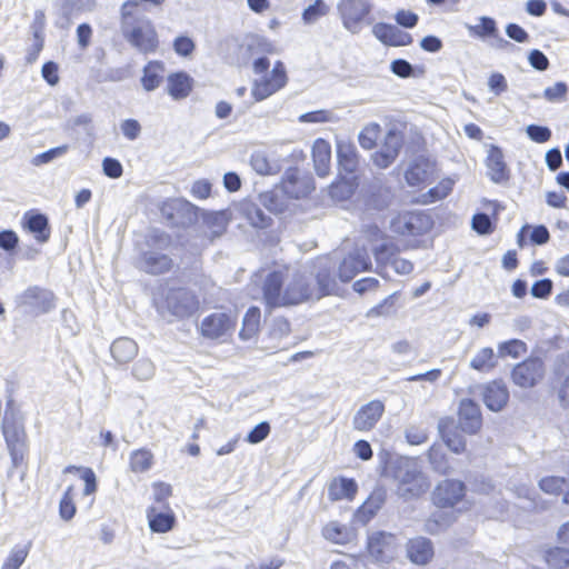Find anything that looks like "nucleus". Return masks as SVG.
Listing matches in <instances>:
<instances>
[{
    "mask_svg": "<svg viewBox=\"0 0 569 569\" xmlns=\"http://www.w3.org/2000/svg\"><path fill=\"white\" fill-rule=\"evenodd\" d=\"M387 476L397 483L396 493L403 501L420 498L430 487L428 477L412 458L399 457L390 461Z\"/></svg>",
    "mask_w": 569,
    "mask_h": 569,
    "instance_id": "1",
    "label": "nucleus"
},
{
    "mask_svg": "<svg viewBox=\"0 0 569 569\" xmlns=\"http://www.w3.org/2000/svg\"><path fill=\"white\" fill-rule=\"evenodd\" d=\"M7 393L1 430L11 458L12 469H16L23 462L27 451V435L24 418L20 409L16 406L12 390L7 388Z\"/></svg>",
    "mask_w": 569,
    "mask_h": 569,
    "instance_id": "2",
    "label": "nucleus"
},
{
    "mask_svg": "<svg viewBox=\"0 0 569 569\" xmlns=\"http://www.w3.org/2000/svg\"><path fill=\"white\" fill-rule=\"evenodd\" d=\"M200 307L198 296L189 288L171 287L163 290L162 298L157 305L159 313L167 312L174 319L182 320L192 317Z\"/></svg>",
    "mask_w": 569,
    "mask_h": 569,
    "instance_id": "3",
    "label": "nucleus"
},
{
    "mask_svg": "<svg viewBox=\"0 0 569 569\" xmlns=\"http://www.w3.org/2000/svg\"><path fill=\"white\" fill-rule=\"evenodd\" d=\"M433 227L432 217L422 210L402 211L390 220L391 232L403 237L422 236Z\"/></svg>",
    "mask_w": 569,
    "mask_h": 569,
    "instance_id": "4",
    "label": "nucleus"
},
{
    "mask_svg": "<svg viewBox=\"0 0 569 569\" xmlns=\"http://www.w3.org/2000/svg\"><path fill=\"white\" fill-rule=\"evenodd\" d=\"M342 26L352 34L359 33L363 24H369L368 19L372 3L369 0H340L337 4Z\"/></svg>",
    "mask_w": 569,
    "mask_h": 569,
    "instance_id": "5",
    "label": "nucleus"
},
{
    "mask_svg": "<svg viewBox=\"0 0 569 569\" xmlns=\"http://www.w3.org/2000/svg\"><path fill=\"white\" fill-rule=\"evenodd\" d=\"M160 212L169 227L188 228L198 220V207L183 198L167 199Z\"/></svg>",
    "mask_w": 569,
    "mask_h": 569,
    "instance_id": "6",
    "label": "nucleus"
},
{
    "mask_svg": "<svg viewBox=\"0 0 569 569\" xmlns=\"http://www.w3.org/2000/svg\"><path fill=\"white\" fill-rule=\"evenodd\" d=\"M16 303L34 315H46L56 308L54 293L39 286H30L16 297Z\"/></svg>",
    "mask_w": 569,
    "mask_h": 569,
    "instance_id": "7",
    "label": "nucleus"
},
{
    "mask_svg": "<svg viewBox=\"0 0 569 569\" xmlns=\"http://www.w3.org/2000/svg\"><path fill=\"white\" fill-rule=\"evenodd\" d=\"M545 376V363L539 357H529L517 363L511 371L512 382L522 388L536 387Z\"/></svg>",
    "mask_w": 569,
    "mask_h": 569,
    "instance_id": "8",
    "label": "nucleus"
},
{
    "mask_svg": "<svg viewBox=\"0 0 569 569\" xmlns=\"http://www.w3.org/2000/svg\"><path fill=\"white\" fill-rule=\"evenodd\" d=\"M236 321L231 312H212L202 319L200 335L210 340L223 339L232 333Z\"/></svg>",
    "mask_w": 569,
    "mask_h": 569,
    "instance_id": "9",
    "label": "nucleus"
},
{
    "mask_svg": "<svg viewBox=\"0 0 569 569\" xmlns=\"http://www.w3.org/2000/svg\"><path fill=\"white\" fill-rule=\"evenodd\" d=\"M310 299H315L313 277L295 272L284 287L286 307L298 306Z\"/></svg>",
    "mask_w": 569,
    "mask_h": 569,
    "instance_id": "10",
    "label": "nucleus"
},
{
    "mask_svg": "<svg viewBox=\"0 0 569 569\" xmlns=\"http://www.w3.org/2000/svg\"><path fill=\"white\" fill-rule=\"evenodd\" d=\"M405 144V137L401 131L391 128L387 131L379 150L371 154V160L379 169H387L400 154Z\"/></svg>",
    "mask_w": 569,
    "mask_h": 569,
    "instance_id": "11",
    "label": "nucleus"
},
{
    "mask_svg": "<svg viewBox=\"0 0 569 569\" xmlns=\"http://www.w3.org/2000/svg\"><path fill=\"white\" fill-rule=\"evenodd\" d=\"M466 492L467 487L463 481L445 479L436 486L432 492V501L439 508H451L466 497Z\"/></svg>",
    "mask_w": 569,
    "mask_h": 569,
    "instance_id": "12",
    "label": "nucleus"
},
{
    "mask_svg": "<svg viewBox=\"0 0 569 569\" xmlns=\"http://www.w3.org/2000/svg\"><path fill=\"white\" fill-rule=\"evenodd\" d=\"M458 427L467 435H476L482 427L480 406L471 398H463L458 407Z\"/></svg>",
    "mask_w": 569,
    "mask_h": 569,
    "instance_id": "13",
    "label": "nucleus"
},
{
    "mask_svg": "<svg viewBox=\"0 0 569 569\" xmlns=\"http://www.w3.org/2000/svg\"><path fill=\"white\" fill-rule=\"evenodd\" d=\"M371 269V259L365 249L349 252L338 267V277L342 282L351 281L359 272Z\"/></svg>",
    "mask_w": 569,
    "mask_h": 569,
    "instance_id": "14",
    "label": "nucleus"
},
{
    "mask_svg": "<svg viewBox=\"0 0 569 569\" xmlns=\"http://www.w3.org/2000/svg\"><path fill=\"white\" fill-rule=\"evenodd\" d=\"M385 410V403L378 399L362 405L352 417V428L361 432L372 430L382 418Z\"/></svg>",
    "mask_w": 569,
    "mask_h": 569,
    "instance_id": "15",
    "label": "nucleus"
},
{
    "mask_svg": "<svg viewBox=\"0 0 569 569\" xmlns=\"http://www.w3.org/2000/svg\"><path fill=\"white\" fill-rule=\"evenodd\" d=\"M124 39L141 53L156 52L159 40L154 28L150 24L137 26L130 30H123Z\"/></svg>",
    "mask_w": 569,
    "mask_h": 569,
    "instance_id": "16",
    "label": "nucleus"
},
{
    "mask_svg": "<svg viewBox=\"0 0 569 569\" xmlns=\"http://www.w3.org/2000/svg\"><path fill=\"white\" fill-rule=\"evenodd\" d=\"M338 177L341 181H356L359 166L356 147L347 142L337 143Z\"/></svg>",
    "mask_w": 569,
    "mask_h": 569,
    "instance_id": "17",
    "label": "nucleus"
},
{
    "mask_svg": "<svg viewBox=\"0 0 569 569\" xmlns=\"http://www.w3.org/2000/svg\"><path fill=\"white\" fill-rule=\"evenodd\" d=\"M262 298L269 311L286 307L282 272L271 271L267 274L262 284Z\"/></svg>",
    "mask_w": 569,
    "mask_h": 569,
    "instance_id": "18",
    "label": "nucleus"
},
{
    "mask_svg": "<svg viewBox=\"0 0 569 569\" xmlns=\"http://www.w3.org/2000/svg\"><path fill=\"white\" fill-rule=\"evenodd\" d=\"M137 266L146 273L159 276L172 269L173 260L163 252L148 249L139 253Z\"/></svg>",
    "mask_w": 569,
    "mask_h": 569,
    "instance_id": "19",
    "label": "nucleus"
},
{
    "mask_svg": "<svg viewBox=\"0 0 569 569\" xmlns=\"http://www.w3.org/2000/svg\"><path fill=\"white\" fill-rule=\"evenodd\" d=\"M22 228L31 233L39 243H46L50 239L51 227L47 214L37 209L24 212L21 220Z\"/></svg>",
    "mask_w": 569,
    "mask_h": 569,
    "instance_id": "20",
    "label": "nucleus"
},
{
    "mask_svg": "<svg viewBox=\"0 0 569 569\" xmlns=\"http://www.w3.org/2000/svg\"><path fill=\"white\" fill-rule=\"evenodd\" d=\"M372 34L385 46L405 47L410 46L413 38L410 33L402 31L397 26L386 22H377L372 27Z\"/></svg>",
    "mask_w": 569,
    "mask_h": 569,
    "instance_id": "21",
    "label": "nucleus"
},
{
    "mask_svg": "<svg viewBox=\"0 0 569 569\" xmlns=\"http://www.w3.org/2000/svg\"><path fill=\"white\" fill-rule=\"evenodd\" d=\"M482 401L492 412H500L509 401V390L502 380H493L482 386Z\"/></svg>",
    "mask_w": 569,
    "mask_h": 569,
    "instance_id": "22",
    "label": "nucleus"
},
{
    "mask_svg": "<svg viewBox=\"0 0 569 569\" xmlns=\"http://www.w3.org/2000/svg\"><path fill=\"white\" fill-rule=\"evenodd\" d=\"M387 499V489L376 487L363 503L355 511V521L361 525L368 523L381 509Z\"/></svg>",
    "mask_w": 569,
    "mask_h": 569,
    "instance_id": "23",
    "label": "nucleus"
},
{
    "mask_svg": "<svg viewBox=\"0 0 569 569\" xmlns=\"http://www.w3.org/2000/svg\"><path fill=\"white\" fill-rule=\"evenodd\" d=\"M438 431L442 441L450 451L459 455L466 450V439L459 432V427L456 425L452 417L440 418L438 421Z\"/></svg>",
    "mask_w": 569,
    "mask_h": 569,
    "instance_id": "24",
    "label": "nucleus"
},
{
    "mask_svg": "<svg viewBox=\"0 0 569 569\" xmlns=\"http://www.w3.org/2000/svg\"><path fill=\"white\" fill-rule=\"evenodd\" d=\"M486 166L490 179L496 183L509 180V169L505 162L502 149L496 144H491L488 149Z\"/></svg>",
    "mask_w": 569,
    "mask_h": 569,
    "instance_id": "25",
    "label": "nucleus"
},
{
    "mask_svg": "<svg viewBox=\"0 0 569 569\" xmlns=\"http://www.w3.org/2000/svg\"><path fill=\"white\" fill-rule=\"evenodd\" d=\"M194 86L193 78L186 71H176L167 77V93L176 101L186 99Z\"/></svg>",
    "mask_w": 569,
    "mask_h": 569,
    "instance_id": "26",
    "label": "nucleus"
},
{
    "mask_svg": "<svg viewBox=\"0 0 569 569\" xmlns=\"http://www.w3.org/2000/svg\"><path fill=\"white\" fill-rule=\"evenodd\" d=\"M406 549L410 561L420 566L430 562L435 553L432 541L426 537L409 539Z\"/></svg>",
    "mask_w": 569,
    "mask_h": 569,
    "instance_id": "27",
    "label": "nucleus"
},
{
    "mask_svg": "<svg viewBox=\"0 0 569 569\" xmlns=\"http://www.w3.org/2000/svg\"><path fill=\"white\" fill-rule=\"evenodd\" d=\"M395 535L386 531H376L368 537L367 549L377 560H385L395 546Z\"/></svg>",
    "mask_w": 569,
    "mask_h": 569,
    "instance_id": "28",
    "label": "nucleus"
},
{
    "mask_svg": "<svg viewBox=\"0 0 569 569\" xmlns=\"http://www.w3.org/2000/svg\"><path fill=\"white\" fill-rule=\"evenodd\" d=\"M81 10V0H57L54 3V26L59 29L68 30L72 24V19L78 16Z\"/></svg>",
    "mask_w": 569,
    "mask_h": 569,
    "instance_id": "29",
    "label": "nucleus"
},
{
    "mask_svg": "<svg viewBox=\"0 0 569 569\" xmlns=\"http://www.w3.org/2000/svg\"><path fill=\"white\" fill-rule=\"evenodd\" d=\"M358 492V483L353 478L339 476L328 487V497L331 501L353 500Z\"/></svg>",
    "mask_w": 569,
    "mask_h": 569,
    "instance_id": "30",
    "label": "nucleus"
},
{
    "mask_svg": "<svg viewBox=\"0 0 569 569\" xmlns=\"http://www.w3.org/2000/svg\"><path fill=\"white\" fill-rule=\"evenodd\" d=\"M312 160L316 173L325 178L330 172L331 147L322 138L315 140L312 144Z\"/></svg>",
    "mask_w": 569,
    "mask_h": 569,
    "instance_id": "31",
    "label": "nucleus"
},
{
    "mask_svg": "<svg viewBox=\"0 0 569 569\" xmlns=\"http://www.w3.org/2000/svg\"><path fill=\"white\" fill-rule=\"evenodd\" d=\"M166 67L160 60L149 61L142 69L140 82L147 92L154 91L164 79Z\"/></svg>",
    "mask_w": 569,
    "mask_h": 569,
    "instance_id": "32",
    "label": "nucleus"
},
{
    "mask_svg": "<svg viewBox=\"0 0 569 569\" xmlns=\"http://www.w3.org/2000/svg\"><path fill=\"white\" fill-rule=\"evenodd\" d=\"M147 519L150 530L156 533L169 532L176 525V516L171 510L159 511L154 507L147 509Z\"/></svg>",
    "mask_w": 569,
    "mask_h": 569,
    "instance_id": "33",
    "label": "nucleus"
},
{
    "mask_svg": "<svg viewBox=\"0 0 569 569\" xmlns=\"http://www.w3.org/2000/svg\"><path fill=\"white\" fill-rule=\"evenodd\" d=\"M110 353L118 363H128L137 356L138 345L131 338L120 337L111 343Z\"/></svg>",
    "mask_w": 569,
    "mask_h": 569,
    "instance_id": "34",
    "label": "nucleus"
},
{
    "mask_svg": "<svg viewBox=\"0 0 569 569\" xmlns=\"http://www.w3.org/2000/svg\"><path fill=\"white\" fill-rule=\"evenodd\" d=\"M315 281L317 283V286H315L316 300H320L323 297L332 295L337 289L336 279L328 267H321L318 269L313 278V282Z\"/></svg>",
    "mask_w": 569,
    "mask_h": 569,
    "instance_id": "35",
    "label": "nucleus"
},
{
    "mask_svg": "<svg viewBox=\"0 0 569 569\" xmlns=\"http://www.w3.org/2000/svg\"><path fill=\"white\" fill-rule=\"evenodd\" d=\"M241 212L253 228L266 229L272 223V218L267 214L259 204L254 202L249 201L242 203Z\"/></svg>",
    "mask_w": 569,
    "mask_h": 569,
    "instance_id": "36",
    "label": "nucleus"
},
{
    "mask_svg": "<svg viewBox=\"0 0 569 569\" xmlns=\"http://www.w3.org/2000/svg\"><path fill=\"white\" fill-rule=\"evenodd\" d=\"M260 309L258 307H250L242 319V327L239 331V337L243 341H248L258 332L260 325Z\"/></svg>",
    "mask_w": 569,
    "mask_h": 569,
    "instance_id": "37",
    "label": "nucleus"
},
{
    "mask_svg": "<svg viewBox=\"0 0 569 569\" xmlns=\"http://www.w3.org/2000/svg\"><path fill=\"white\" fill-rule=\"evenodd\" d=\"M466 28L471 37L479 39L497 38L498 27L493 18L482 16L479 18V24H466Z\"/></svg>",
    "mask_w": 569,
    "mask_h": 569,
    "instance_id": "38",
    "label": "nucleus"
},
{
    "mask_svg": "<svg viewBox=\"0 0 569 569\" xmlns=\"http://www.w3.org/2000/svg\"><path fill=\"white\" fill-rule=\"evenodd\" d=\"M470 368L479 372H490L497 366V356L492 348L480 349L470 360Z\"/></svg>",
    "mask_w": 569,
    "mask_h": 569,
    "instance_id": "39",
    "label": "nucleus"
},
{
    "mask_svg": "<svg viewBox=\"0 0 569 569\" xmlns=\"http://www.w3.org/2000/svg\"><path fill=\"white\" fill-rule=\"evenodd\" d=\"M31 545V541H28L26 545H16L10 550L9 556L1 566V569H20L30 552Z\"/></svg>",
    "mask_w": 569,
    "mask_h": 569,
    "instance_id": "40",
    "label": "nucleus"
},
{
    "mask_svg": "<svg viewBox=\"0 0 569 569\" xmlns=\"http://www.w3.org/2000/svg\"><path fill=\"white\" fill-rule=\"evenodd\" d=\"M543 559L550 568L565 569L569 567V549L552 547L545 551Z\"/></svg>",
    "mask_w": 569,
    "mask_h": 569,
    "instance_id": "41",
    "label": "nucleus"
},
{
    "mask_svg": "<svg viewBox=\"0 0 569 569\" xmlns=\"http://www.w3.org/2000/svg\"><path fill=\"white\" fill-rule=\"evenodd\" d=\"M496 221V213L491 217L486 212L479 211L472 216L471 228L480 236H488L493 232Z\"/></svg>",
    "mask_w": 569,
    "mask_h": 569,
    "instance_id": "42",
    "label": "nucleus"
},
{
    "mask_svg": "<svg viewBox=\"0 0 569 569\" xmlns=\"http://www.w3.org/2000/svg\"><path fill=\"white\" fill-rule=\"evenodd\" d=\"M203 220L211 229L212 237L222 236L228 226V217L224 211H211L203 214Z\"/></svg>",
    "mask_w": 569,
    "mask_h": 569,
    "instance_id": "43",
    "label": "nucleus"
},
{
    "mask_svg": "<svg viewBox=\"0 0 569 569\" xmlns=\"http://www.w3.org/2000/svg\"><path fill=\"white\" fill-rule=\"evenodd\" d=\"M453 184V180L449 178L442 179L437 186L430 188L427 193L422 194V202L428 204L445 199L452 191Z\"/></svg>",
    "mask_w": 569,
    "mask_h": 569,
    "instance_id": "44",
    "label": "nucleus"
},
{
    "mask_svg": "<svg viewBox=\"0 0 569 569\" xmlns=\"http://www.w3.org/2000/svg\"><path fill=\"white\" fill-rule=\"evenodd\" d=\"M153 462L152 453L147 449H139L130 455V468L133 472L148 471Z\"/></svg>",
    "mask_w": 569,
    "mask_h": 569,
    "instance_id": "45",
    "label": "nucleus"
},
{
    "mask_svg": "<svg viewBox=\"0 0 569 569\" xmlns=\"http://www.w3.org/2000/svg\"><path fill=\"white\" fill-rule=\"evenodd\" d=\"M527 343L520 339H510L498 345L500 357L519 358L527 352Z\"/></svg>",
    "mask_w": 569,
    "mask_h": 569,
    "instance_id": "46",
    "label": "nucleus"
},
{
    "mask_svg": "<svg viewBox=\"0 0 569 569\" xmlns=\"http://www.w3.org/2000/svg\"><path fill=\"white\" fill-rule=\"evenodd\" d=\"M417 69L419 70V73L423 72L422 67H416L411 64L408 60L402 58L395 59L390 63V71L401 79L417 77Z\"/></svg>",
    "mask_w": 569,
    "mask_h": 569,
    "instance_id": "47",
    "label": "nucleus"
},
{
    "mask_svg": "<svg viewBox=\"0 0 569 569\" xmlns=\"http://www.w3.org/2000/svg\"><path fill=\"white\" fill-rule=\"evenodd\" d=\"M380 131L381 128L377 122L369 123L358 134L359 144L366 150H371L377 143Z\"/></svg>",
    "mask_w": 569,
    "mask_h": 569,
    "instance_id": "48",
    "label": "nucleus"
},
{
    "mask_svg": "<svg viewBox=\"0 0 569 569\" xmlns=\"http://www.w3.org/2000/svg\"><path fill=\"white\" fill-rule=\"evenodd\" d=\"M316 189L315 180L311 176H300L297 183L290 187V193L288 197L293 199H300L309 196Z\"/></svg>",
    "mask_w": 569,
    "mask_h": 569,
    "instance_id": "49",
    "label": "nucleus"
},
{
    "mask_svg": "<svg viewBox=\"0 0 569 569\" xmlns=\"http://www.w3.org/2000/svg\"><path fill=\"white\" fill-rule=\"evenodd\" d=\"M329 11V7L325 0H315L313 3L309 4L302 12V20L307 24H311L326 16Z\"/></svg>",
    "mask_w": 569,
    "mask_h": 569,
    "instance_id": "50",
    "label": "nucleus"
},
{
    "mask_svg": "<svg viewBox=\"0 0 569 569\" xmlns=\"http://www.w3.org/2000/svg\"><path fill=\"white\" fill-rule=\"evenodd\" d=\"M73 488L70 486L63 492L60 502H59V516L62 520L69 521L71 520L77 511L76 505L72 498Z\"/></svg>",
    "mask_w": 569,
    "mask_h": 569,
    "instance_id": "51",
    "label": "nucleus"
},
{
    "mask_svg": "<svg viewBox=\"0 0 569 569\" xmlns=\"http://www.w3.org/2000/svg\"><path fill=\"white\" fill-rule=\"evenodd\" d=\"M173 51L182 58H189L196 50V42L187 34H180L172 42Z\"/></svg>",
    "mask_w": 569,
    "mask_h": 569,
    "instance_id": "52",
    "label": "nucleus"
},
{
    "mask_svg": "<svg viewBox=\"0 0 569 569\" xmlns=\"http://www.w3.org/2000/svg\"><path fill=\"white\" fill-rule=\"evenodd\" d=\"M526 134L536 143H546L551 139L552 131L547 126L530 123L526 127Z\"/></svg>",
    "mask_w": 569,
    "mask_h": 569,
    "instance_id": "53",
    "label": "nucleus"
},
{
    "mask_svg": "<svg viewBox=\"0 0 569 569\" xmlns=\"http://www.w3.org/2000/svg\"><path fill=\"white\" fill-rule=\"evenodd\" d=\"M68 150H69L68 144H61V146H58L54 148H50V149L37 154L36 157H33L32 164L41 166V164L49 163V162L64 156Z\"/></svg>",
    "mask_w": 569,
    "mask_h": 569,
    "instance_id": "54",
    "label": "nucleus"
},
{
    "mask_svg": "<svg viewBox=\"0 0 569 569\" xmlns=\"http://www.w3.org/2000/svg\"><path fill=\"white\" fill-rule=\"evenodd\" d=\"M250 164H251L252 169L261 176L274 173V168L270 163V161L264 152H261V151L253 152L250 158Z\"/></svg>",
    "mask_w": 569,
    "mask_h": 569,
    "instance_id": "55",
    "label": "nucleus"
},
{
    "mask_svg": "<svg viewBox=\"0 0 569 569\" xmlns=\"http://www.w3.org/2000/svg\"><path fill=\"white\" fill-rule=\"evenodd\" d=\"M567 483V479L558 476H548L539 480V488L549 495H559Z\"/></svg>",
    "mask_w": 569,
    "mask_h": 569,
    "instance_id": "56",
    "label": "nucleus"
},
{
    "mask_svg": "<svg viewBox=\"0 0 569 569\" xmlns=\"http://www.w3.org/2000/svg\"><path fill=\"white\" fill-rule=\"evenodd\" d=\"M323 537L335 543L343 545L348 541V531L345 526L331 522L325 527Z\"/></svg>",
    "mask_w": 569,
    "mask_h": 569,
    "instance_id": "57",
    "label": "nucleus"
},
{
    "mask_svg": "<svg viewBox=\"0 0 569 569\" xmlns=\"http://www.w3.org/2000/svg\"><path fill=\"white\" fill-rule=\"evenodd\" d=\"M427 178V171L423 169V167L417 162L413 161L409 164L407 170L405 171V179L407 183L411 187H417L420 183H422Z\"/></svg>",
    "mask_w": 569,
    "mask_h": 569,
    "instance_id": "58",
    "label": "nucleus"
},
{
    "mask_svg": "<svg viewBox=\"0 0 569 569\" xmlns=\"http://www.w3.org/2000/svg\"><path fill=\"white\" fill-rule=\"evenodd\" d=\"M154 370V365L151 360L141 358L133 365L132 376L140 381H146L153 377Z\"/></svg>",
    "mask_w": 569,
    "mask_h": 569,
    "instance_id": "59",
    "label": "nucleus"
},
{
    "mask_svg": "<svg viewBox=\"0 0 569 569\" xmlns=\"http://www.w3.org/2000/svg\"><path fill=\"white\" fill-rule=\"evenodd\" d=\"M271 432V426L268 421L257 423L247 435L246 441L250 445L262 442Z\"/></svg>",
    "mask_w": 569,
    "mask_h": 569,
    "instance_id": "60",
    "label": "nucleus"
},
{
    "mask_svg": "<svg viewBox=\"0 0 569 569\" xmlns=\"http://www.w3.org/2000/svg\"><path fill=\"white\" fill-rule=\"evenodd\" d=\"M466 480L470 483L472 490L478 493L489 495L495 489L492 481L482 475L467 476Z\"/></svg>",
    "mask_w": 569,
    "mask_h": 569,
    "instance_id": "61",
    "label": "nucleus"
},
{
    "mask_svg": "<svg viewBox=\"0 0 569 569\" xmlns=\"http://www.w3.org/2000/svg\"><path fill=\"white\" fill-rule=\"evenodd\" d=\"M102 172L110 179H119L123 174V167L118 159L106 157L102 160Z\"/></svg>",
    "mask_w": 569,
    "mask_h": 569,
    "instance_id": "62",
    "label": "nucleus"
},
{
    "mask_svg": "<svg viewBox=\"0 0 569 569\" xmlns=\"http://www.w3.org/2000/svg\"><path fill=\"white\" fill-rule=\"evenodd\" d=\"M552 288V280L549 278H542L533 282L530 293L537 299H547L551 295Z\"/></svg>",
    "mask_w": 569,
    "mask_h": 569,
    "instance_id": "63",
    "label": "nucleus"
},
{
    "mask_svg": "<svg viewBox=\"0 0 569 569\" xmlns=\"http://www.w3.org/2000/svg\"><path fill=\"white\" fill-rule=\"evenodd\" d=\"M19 244V237L16 231L6 229L0 231V248L8 252L13 253Z\"/></svg>",
    "mask_w": 569,
    "mask_h": 569,
    "instance_id": "64",
    "label": "nucleus"
}]
</instances>
